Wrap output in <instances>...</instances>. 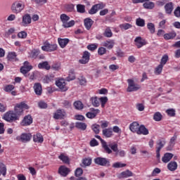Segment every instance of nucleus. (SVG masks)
<instances>
[{"label":"nucleus","instance_id":"f257e3e1","mask_svg":"<svg viewBox=\"0 0 180 180\" xmlns=\"http://www.w3.org/2000/svg\"><path fill=\"white\" fill-rule=\"evenodd\" d=\"M60 18L63 23V27H65V29L72 27V26L75 25V21L74 20L68 22V20H70V16L67 15L66 14H61Z\"/></svg>","mask_w":180,"mask_h":180},{"label":"nucleus","instance_id":"f03ea898","mask_svg":"<svg viewBox=\"0 0 180 180\" xmlns=\"http://www.w3.org/2000/svg\"><path fill=\"white\" fill-rule=\"evenodd\" d=\"M4 120L8 122V123H13V122H16L19 120L18 117L15 114L13 110H9L4 114L3 117Z\"/></svg>","mask_w":180,"mask_h":180},{"label":"nucleus","instance_id":"7ed1b4c3","mask_svg":"<svg viewBox=\"0 0 180 180\" xmlns=\"http://www.w3.org/2000/svg\"><path fill=\"white\" fill-rule=\"evenodd\" d=\"M23 109H29V105H27V104L21 102L19 104H17L15 106L14 108V115H15V116H18V119L19 117H20V116H22V115H23Z\"/></svg>","mask_w":180,"mask_h":180},{"label":"nucleus","instance_id":"20e7f679","mask_svg":"<svg viewBox=\"0 0 180 180\" xmlns=\"http://www.w3.org/2000/svg\"><path fill=\"white\" fill-rule=\"evenodd\" d=\"M108 147L111 150L112 153H115V155H120V157H125L126 155V152L124 150H119V146L116 143H108Z\"/></svg>","mask_w":180,"mask_h":180},{"label":"nucleus","instance_id":"39448f33","mask_svg":"<svg viewBox=\"0 0 180 180\" xmlns=\"http://www.w3.org/2000/svg\"><path fill=\"white\" fill-rule=\"evenodd\" d=\"M127 82L128 87L127 89V92H136V91H139L140 88H141L139 84L134 83V80L131 79H128Z\"/></svg>","mask_w":180,"mask_h":180},{"label":"nucleus","instance_id":"423d86ee","mask_svg":"<svg viewBox=\"0 0 180 180\" xmlns=\"http://www.w3.org/2000/svg\"><path fill=\"white\" fill-rule=\"evenodd\" d=\"M25 9V4L20 1H15L11 6V11L13 13H20V11Z\"/></svg>","mask_w":180,"mask_h":180},{"label":"nucleus","instance_id":"0eeeda50","mask_svg":"<svg viewBox=\"0 0 180 180\" xmlns=\"http://www.w3.org/2000/svg\"><path fill=\"white\" fill-rule=\"evenodd\" d=\"M94 162L97 165H101V167H110V161L106 158H96L94 159Z\"/></svg>","mask_w":180,"mask_h":180},{"label":"nucleus","instance_id":"6e6552de","mask_svg":"<svg viewBox=\"0 0 180 180\" xmlns=\"http://www.w3.org/2000/svg\"><path fill=\"white\" fill-rule=\"evenodd\" d=\"M95 137H96V139H98V140H100V141L101 143V146H102L103 148L104 149V151L107 154H112V150H110V148H109V144H108L106 143V141H105V140L102 139L101 136L96 135Z\"/></svg>","mask_w":180,"mask_h":180},{"label":"nucleus","instance_id":"1a4fd4ad","mask_svg":"<svg viewBox=\"0 0 180 180\" xmlns=\"http://www.w3.org/2000/svg\"><path fill=\"white\" fill-rule=\"evenodd\" d=\"M32 139V134L24 133L20 136L16 137L18 141H22V143H27Z\"/></svg>","mask_w":180,"mask_h":180},{"label":"nucleus","instance_id":"9d476101","mask_svg":"<svg viewBox=\"0 0 180 180\" xmlns=\"http://www.w3.org/2000/svg\"><path fill=\"white\" fill-rule=\"evenodd\" d=\"M43 51H56L57 50V44H50L49 42H45L44 46H41Z\"/></svg>","mask_w":180,"mask_h":180},{"label":"nucleus","instance_id":"9b49d317","mask_svg":"<svg viewBox=\"0 0 180 180\" xmlns=\"http://www.w3.org/2000/svg\"><path fill=\"white\" fill-rule=\"evenodd\" d=\"M98 113H101V110L99 109L90 108V112H88L86 114V116L88 119H95Z\"/></svg>","mask_w":180,"mask_h":180},{"label":"nucleus","instance_id":"f8f14e48","mask_svg":"<svg viewBox=\"0 0 180 180\" xmlns=\"http://www.w3.org/2000/svg\"><path fill=\"white\" fill-rule=\"evenodd\" d=\"M91 57V53L87 51L83 53L82 58L79 60L80 64H88L89 63V58Z\"/></svg>","mask_w":180,"mask_h":180},{"label":"nucleus","instance_id":"ddd939ff","mask_svg":"<svg viewBox=\"0 0 180 180\" xmlns=\"http://www.w3.org/2000/svg\"><path fill=\"white\" fill-rule=\"evenodd\" d=\"M32 23V17L30 14H25L22 16V26L25 27L29 26Z\"/></svg>","mask_w":180,"mask_h":180},{"label":"nucleus","instance_id":"4468645a","mask_svg":"<svg viewBox=\"0 0 180 180\" xmlns=\"http://www.w3.org/2000/svg\"><path fill=\"white\" fill-rule=\"evenodd\" d=\"M33 123V118L32 115H28L25 116L21 122V126H30Z\"/></svg>","mask_w":180,"mask_h":180},{"label":"nucleus","instance_id":"2eb2a0df","mask_svg":"<svg viewBox=\"0 0 180 180\" xmlns=\"http://www.w3.org/2000/svg\"><path fill=\"white\" fill-rule=\"evenodd\" d=\"M33 89L35 95H37V96H41V94H43V87L40 83H35L34 84Z\"/></svg>","mask_w":180,"mask_h":180},{"label":"nucleus","instance_id":"dca6fc26","mask_svg":"<svg viewBox=\"0 0 180 180\" xmlns=\"http://www.w3.org/2000/svg\"><path fill=\"white\" fill-rule=\"evenodd\" d=\"M134 41L136 43V46L137 49H141L143 46H146V44H147V41H146V39H143L141 37H137L134 39Z\"/></svg>","mask_w":180,"mask_h":180},{"label":"nucleus","instance_id":"f3484780","mask_svg":"<svg viewBox=\"0 0 180 180\" xmlns=\"http://www.w3.org/2000/svg\"><path fill=\"white\" fill-rule=\"evenodd\" d=\"M115 39H108L103 42L102 46L106 47L108 50H112L115 47Z\"/></svg>","mask_w":180,"mask_h":180},{"label":"nucleus","instance_id":"a211bd4d","mask_svg":"<svg viewBox=\"0 0 180 180\" xmlns=\"http://www.w3.org/2000/svg\"><path fill=\"white\" fill-rule=\"evenodd\" d=\"M56 84L63 92H65L68 89L65 86V80L63 79L56 81Z\"/></svg>","mask_w":180,"mask_h":180},{"label":"nucleus","instance_id":"6ab92c4d","mask_svg":"<svg viewBox=\"0 0 180 180\" xmlns=\"http://www.w3.org/2000/svg\"><path fill=\"white\" fill-rule=\"evenodd\" d=\"M64 116H65V111L64 110H57L53 115V118L56 120L60 119H64Z\"/></svg>","mask_w":180,"mask_h":180},{"label":"nucleus","instance_id":"aec40b11","mask_svg":"<svg viewBox=\"0 0 180 180\" xmlns=\"http://www.w3.org/2000/svg\"><path fill=\"white\" fill-rule=\"evenodd\" d=\"M71 170L65 166H60L58 169L60 175L62 176H67Z\"/></svg>","mask_w":180,"mask_h":180},{"label":"nucleus","instance_id":"412c9836","mask_svg":"<svg viewBox=\"0 0 180 180\" xmlns=\"http://www.w3.org/2000/svg\"><path fill=\"white\" fill-rule=\"evenodd\" d=\"M102 134H103V136H104V137H105L106 139H110V137L113 136V131L112 128H107V129H103Z\"/></svg>","mask_w":180,"mask_h":180},{"label":"nucleus","instance_id":"4be33fe9","mask_svg":"<svg viewBox=\"0 0 180 180\" xmlns=\"http://www.w3.org/2000/svg\"><path fill=\"white\" fill-rule=\"evenodd\" d=\"M84 23L86 30H91V27H92V25H94V20L89 18H86L84 20Z\"/></svg>","mask_w":180,"mask_h":180},{"label":"nucleus","instance_id":"5701e85b","mask_svg":"<svg viewBox=\"0 0 180 180\" xmlns=\"http://www.w3.org/2000/svg\"><path fill=\"white\" fill-rule=\"evenodd\" d=\"M140 128V124L137 122H134L129 125V129L132 133H137L139 129Z\"/></svg>","mask_w":180,"mask_h":180},{"label":"nucleus","instance_id":"b1692460","mask_svg":"<svg viewBox=\"0 0 180 180\" xmlns=\"http://www.w3.org/2000/svg\"><path fill=\"white\" fill-rule=\"evenodd\" d=\"M165 11L167 15H171L172 11H174V4H172V2L166 4L165 6Z\"/></svg>","mask_w":180,"mask_h":180},{"label":"nucleus","instance_id":"393cba45","mask_svg":"<svg viewBox=\"0 0 180 180\" xmlns=\"http://www.w3.org/2000/svg\"><path fill=\"white\" fill-rule=\"evenodd\" d=\"M33 141L34 143H41L43 141H44V139L43 138L41 134L38 133L33 136Z\"/></svg>","mask_w":180,"mask_h":180},{"label":"nucleus","instance_id":"a878e982","mask_svg":"<svg viewBox=\"0 0 180 180\" xmlns=\"http://www.w3.org/2000/svg\"><path fill=\"white\" fill-rule=\"evenodd\" d=\"M172 157H174V154L167 153L162 158V162H165V164H167V162H169V161H171V160H172Z\"/></svg>","mask_w":180,"mask_h":180},{"label":"nucleus","instance_id":"bb28decb","mask_svg":"<svg viewBox=\"0 0 180 180\" xmlns=\"http://www.w3.org/2000/svg\"><path fill=\"white\" fill-rule=\"evenodd\" d=\"M167 143V141L165 140V139L162 138L159 140L157 141L156 144L158 146V147L156 148V150H160L164 148V146H165Z\"/></svg>","mask_w":180,"mask_h":180},{"label":"nucleus","instance_id":"cd10ccee","mask_svg":"<svg viewBox=\"0 0 180 180\" xmlns=\"http://www.w3.org/2000/svg\"><path fill=\"white\" fill-rule=\"evenodd\" d=\"M76 129L82 130V131L86 130L87 125L85 122H77L75 123Z\"/></svg>","mask_w":180,"mask_h":180},{"label":"nucleus","instance_id":"c85d7f7f","mask_svg":"<svg viewBox=\"0 0 180 180\" xmlns=\"http://www.w3.org/2000/svg\"><path fill=\"white\" fill-rule=\"evenodd\" d=\"M137 134H143V136H147L148 134V129L146 128V126L141 125L138 129Z\"/></svg>","mask_w":180,"mask_h":180},{"label":"nucleus","instance_id":"c756f323","mask_svg":"<svg viewBox=\"0 0 180 180\" xmlns=\"http://www.w3.org/2000/svg\"><path fill=\"white\" fill-rule=\"evenodd\" d=\"M130 176H133V172H131V171H130L129 169L121 172L120 174L119 175L120 179L129 178Z\"/></svg>","mask_w":180,"mask_h":180},{"label":"nucleus","instance_id":"7c9ffc66","mask_svg":"<svg viewBox=\"0 0 180 180\" xmlns=\"http://www.w3.org/2000/svg\"><path fill=\"white\" fill-rule=\"evenodd\" d=\"M38 68H39L41 70L42 69V70H50V68H51V66L49 65V62L44 61L42 63H39L38 64Z\"/></svg>","mask_w":180,"mask_h":180},{"label":"nucleus","instance_id":"2f4dec72","mask_svg":"<svg viewBox=\"0 0 180 180\" xmlns=\"http://www.w3.org/2000/svg\"><path fill=\"white\" fill-rule=\"evenodd\" d=\"M177 136L176 134H174V136L171 138L169 141V146H167V151H171L172 150V147L175 146V141L176 140Z\"/></svg>","mask_w":180,"mask_h":180},{"label":"nucleus","instance_id":"473e14b6","mask_svg":"<svg viewBox=\"0 0 180 180\" xmlns=\"http://www.w3.org/2000/svg\"><path fill=\"white\" fill-rule=\"evenodd\" d=\"M58 41L61 49H64V47H65V46H67L68 43H70V39L58 38Z\"/></svg>","mask_w":180,"mask_h":180},{"label":"nucleus","instance_id":"72a5a7b5","mask_svg":"<svg viewBox=\"0 0 180 180\" xmlns=\"http://www.w3.org/2000/svg\"><path fill=\"white\" fill-rule=\"evenodd\" d=\"M178 168V163H176V162H170L169 163H168L167 165V169H169V171H176V169Z\"/></svg>","mask_w":180,"mask_h":180},{"label":"nucleus","instance_id":"f704fd0d","mask_svg":"<svg viewBox=\"0 0 180 180\" xmlns=\"http://www.w3.org/2000/svg\"><path fill=\"white\" fill-rule=\"evenodd\" d=\"M103 34L105 37L110 38L113 36V32H112L110 27H106Z\"/></svg>","mask_w":180,"mask_h":180},{"label":"nucleus","instance_id":"c9c22d12","mask_svg":"<svg viewBox=\"0 0 180 180\" xmlns=\"http://www.w3.org/2000/svg\"><path fill=\"white\" fill-rule=\"evenodd\" d=\"M143 6L145 9H154L155 6V4H154V2L153 1H148V2H145L143 4Z\"/></svg>","mask_w":180,"mask_h":180},{"label":"nucleus","instance_id":"e433bc0d","mask_svg":"<svg viewBox=\"0 0 180 180\" xmlns=\"http://www.w3.org/2000/svg\"><path fill=\"white\" fill-rule=\"evenodd\" d=\"M176 37V32H170V33L164 34V39L165 40H171L172 39H174V37Z\"/></svg>","mask_w":180,"mask_h":180},{"label":"nucleus","instance_id":"4c0bfd02","mask_svg":"<svg viewBox=\"0 0 180 180\" xmlns=\"http://www.w3.org/2000/svg\"><path fill=\"white\" fill-rule=\"evenodd\" d=\"M136 26H139V27H144L146 26V20L143 18H137L136 20Z\"/></svg>","mask_w":180,"mask_h":180},{"label":"nucleus","instance_id":"58836bf2","mask_svg":"<svg viewBox=\"0 0 180 180\" xmlns=\"http://www.w3.org/2000/svg\"><path fill=\"white\" fill-rule=\"evenodd\" d=\"M82 164L83 165H82V167H84V168L85 167H89V165L92 164V159L90 158H84L82 160Z\"/></svg>","mask_w":180,"mask_h":180},{"label":"nucleus","instance_id":"ea45409f","mask_svg":"<svg viewBox=\"0 0 180 180\" xmlns=\"http://www.w3.org/2000/svg\"><path fill=\"white\" fill-rule=\"evenodd\" d=\"M91 129L95 133V134H99L101 132V125L97 124H94L91 125Z\"/></svg>","mask_w":180,"mask_h":180},{"label":"nucleus","instance_id":"a19ab883","mask_svg":"<svg viewBox=\"0 0 180 180\" xmlns=\"http://www.w3.org/2000/svg\"><path fill=\"white\" fill-rule=\"evenodd\" d=\"M74 79H75V72L74 71V70L72 69L70 70L69 75L66 78V80L70 82V81H74Z\"/></svg>","mask_w":180,"mask_h":180},{"label":"nucleus","instance_id":"79ce46f5","mask_svg":"<svg viewBox=\"0 0 180 180\" xmlns=\"http://www.w3.org/2000/svg\"><path fill=\"white\" fill-rule=\"evenodd\" d=\"M162 120V115L161 114V112H155V114L153 115V120H155V122H161Z\"/></svg>","mask_w":180,"mask_h":180},{"label":"nucleus","instance_id":"37998d69","mask_svg":"<svg viewBox=\"0 0 180 180\" xmlns=\"http://www.w3.org/2000/svg\"><path fill=\"white\" fill-rule=\"evenodd\" d=\"M16 53L15 52H9L7 55V60L8 61H13V60H16Z\"/></svg>","mask_w":180,"mask_h":180},{"label":"nucleus","instance_id":"c03bdc74","mask_svg":"<svg viewBox=\"0 0 180 180\" xmlns=\"http://www.w3.org/2000/svg\"><path fill=\"white\" fill-rule=\"evenodd\" d=\"M32 68H33V66H30V67L22 66L20 68V72L21 74H23V75L27 74V72H29V71H30Z\"/></svg>","mask_w":180,"mask_h":180},{"label":"nucleus","instance_id":"a18cd8bd","mask_svg":"<svg viewBox=\"0 0 180 180\" xmlns=\"http://www.w3.org/2000/svg\"><path fill=\"white\" fill-rule=\"evenodd\" d=\"M91 103L93 106H94L95 108H98L99 107V105H101L100 100L99 98H98V97H93L91 98Z\"/></svg>","mask_w":180,"mask_h":180},{"label":"nucleus","instance_id":"49530a36","mask_svg":"<svg viewBox=\"0 0 180 180\" xmlns=\"http://www.w3.org/2000/svg\"><path fill=\"white\" fill-rule=\"evenodd\" d=\"M73 105L75 109H77V110H81L82 109H84V104L79 101H75Z\"/></svg>","mask_w":180,"mask_h":180},{"label":"nucleus","instance_id":"de8ad7c7","mask_svg":"<svg viewBox=\"0 0 180 180\" xmlns=\"http://www.w3.org/2000/svg\"><path fill=\"white\" fill-rule=\"evenodd\" d=\"M131 27H133V25L129 23H124L120 25V28L121 29V30H129V29H131Z\"/></svg>","mask_w":180,"mask_h":180},{"label":"nucleus","instance_id":"09e8293b","mask_svg":"<svg viewBox=\"0 0 180 180\" xmlns=\"http://www.w3.org/2000/svg\"><path fill=\"white\" fill-rule=\"evenodd\" d=\"M147 27L152 34H153V33H155V26L153 22H148L147 24Z\"/></svg>","mask_w":180,"mask_h":180},{"label":"nucleus","instance_id":"8fccbe9b","mask_svg":"<svg viewBox=\"0 0 180 180\" xmlns=\"http://www.w3.org/2000/svg\"><path fill=\"white\" fill-rule=\"evenodd\" d=\"M59 160L60 161H63L65 164H70V158H68V156H65L63 154H61L60 156H58Z\"/></svg>","mask_w":180,"mask_h":180},{"label":"nucleus","instance_id":"3c124183","mask_svg":"<svg viewBox=\"0 0 180 180\" xmlns=\"http://www.w3.org/2000/svg\"><path fill=\"white\" fill-rule=\"evenodd\" d=\"M40 54V51L39 49H34L30 53L31 58H37V56Z\"/></svg>","mask_w":180,"mask_h":180},{"label":"nucleus","instance_id":"603ef678","mask_svg":"<svg viewBox=\"0 0 180 180\" xmlns=\"http://www.w3.org/2000/svg\"><path fill=\"white\" fill-rule=\"evenodd\" d=\"M77 11L79 13H85V6L82 4H77Z\"/></svg>","mask_w":180,"mask_h":180},{"label":"nucleus","instance_id":"864d4df0","mask_svg":"<svg viewBox=\"0 0 180 180\" xmlns=\"http://www.w3.org/2000/svg\"><path fill=\"white\" fill-rule=\"evenodd\" d=\"M0 172L4 176L6 175V166L1 162H0Z\"/></svg>","mask_w":180,"mask_h":180},{"label":"nucleus","instance_id":"5fc2aeb1","mask_svg":"<svg viewBox=\"0 0 180 180\" xmlns=\"http://www.w3.org/2000/svg\"><path fill=\"white\" fill-rule=\"evenodd\" d=\"M83 174L84 170H82L81 167H78L75 172V176H77V178H79V176H81Z\"/></svg>","mask_w":180,"mask_h":180},{"label":"nucleus","instance_id":"6e6d98bb","mask_svg":"<svg viewBox=\"0 0 180 180\" xmlns=\"http://www.w3.org/2000/svg\"><path fill=\"white\" fill-rule=\"evenodd\" d=\"M162 68H164V65L160 63V65L155 68V73L157 75H160V74L162 72Z\"/></svg>","mask_w":180,"mask_h":180},{"label":"nucleus","instance_id":"4d7b16f0","mask_svg":"<svg viewBox=\"0 0 180 180\" xmlns=\"http://www.w3.org/2000/svg\"><path fill=\"white\" fill-rule=\"evenodd\" d=\"M98 101H100L101 103V107L105 108V105H106V103L108 102V97H101L100 98H98Z\"/></svg>","mask_w":180,"mask_h":180},{"label":"nucleus","instance_id":"13d9d810","mask_svg":"<svg viewBox=\"0 0 180 180\" xmlns=\"http://www.w3.org/2000/svg\"><path fill=\"white\" fill-rule=\"evenodd\" d=\"M124 167H126V164L121 163L120 162H115L112 165L113 168H123Z\"/></svg>","mask_w":180,"mask_h":180},{"label":"nucleus","instance_id":"bf43d9fd","mask_svg":"<svg viewBox=\"0 0 180 180\" xmlns=\"http://www.w3.org/2000/svg\"><path fill=\"white\" fill-rule=\"evenodd\" d=\"M166 113H167L168 116L174 117V116H175V110L174 108L167 109Z\"/></svg>","mask_w":180,"mask_h":180},{"label":"nucleus","instance_id":"052dcab7","mask_svg":"<svg viewBox=\"0 0 180 180\" xmlns=\"http://www.w3.org/2000/svg\"><path fill=\"white\" fill-rule=\"evenodd\" d=\"M13 89H15V86H13V84L6 85L4 87L5 92H11V91H13Z\"/></svg>","mask_w":180,"mask_h":180},{"label":"nucleus","instance_id":"680f3d73","mask_svg":"<svg viewBox=\"0 0 180 180\" xmlns=\"http://www.w3.org/2000/svg\"><path fill=\"white\" fill-rule=\"evenodd\" d=\"M18 37L20 39H26V37H27V33L25 31H22L18 34Z\"/></svg>","mask_w":180,"mask_h":180},{"label":"nucleus","instance_id":"e2e57ef3","mask_svg":"<svg viewBox=\"0 0 180 180\" xmlns=\"http://www.w3.org/2000/svg\"><path fill=\"white\" fill-rule=\"evenodd\" d=\"M167 61H168V56L167 55H165L162 56L160 60V65H165L167 64Z\"/></svg>","mask_w":180,"mask_h":180},{"label":"nucleus","instance_id":"0e129e2a","mask_svg":"<svg viewBox=\"0 0 180 180\" xmlns=\"http://www.w3.org/2000/svg\"><path fill=\"white\" fill-rule=\"evenodd\" d=\"M88 50H90L91 51H94V50H96L98 49V45L95 44H90L87 46Z\"/></svg>","mask_w":180,"mask_h":180},{"label":"nucleus","instance_id":"69168bd1","mask_svg":"<svg viewBox=\"0 0 180 180\" xmlns=\"http://www.w3.org/2000/svg\"><path fill=\"white\" fill-rule=\"evenodd\" d=\"M98 12V9L96 8V6L94 5L91 8L89 11V13L90 15H95Z\"/></svg>","mask_w":180,"mask_h":180},{"label":"nucleus","instance_id":"338daca9","mask_svg":"<svg viewBox=\"0 0 180 180\" xmlns=\"http://www.w3.org/2000/svg\"><path fill=\"white\" fill-rule=\"evenodd\" d=\"M98 53L99 56H103V54H106V49L103 47H100L98 50Z\"/></svg>","mask_w":180,"mask_h":180},{"label":"nucleus","instance_id":"774afa93","mask_svg":"<svg viewBox=\"0 0 180 180\" xmlns=\"http://www.w3.org/2000/svg\"><path fill=\"white\" fill-rule=\"evenodd\" d=\"M174 15L176 17V18H179L180 17V7H177L175 10H174Z\"/></svg>","mask_w":180,"mask_h":180}]
</instances>
